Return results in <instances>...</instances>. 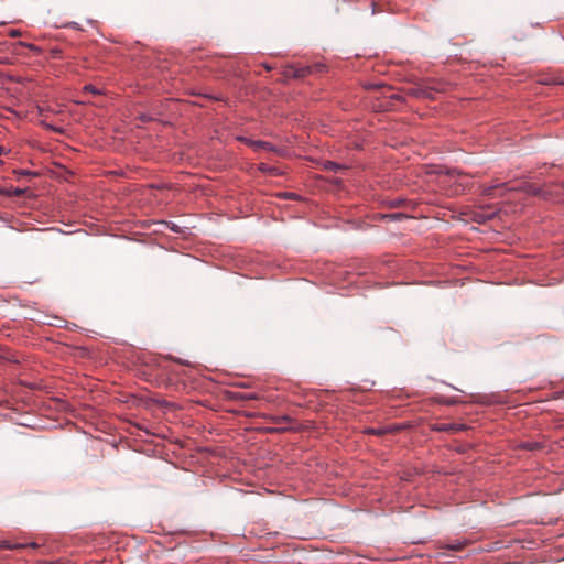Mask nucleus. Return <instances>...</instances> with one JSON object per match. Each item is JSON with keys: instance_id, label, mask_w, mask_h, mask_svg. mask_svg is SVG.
Segmentation results:
<instances>
[{"instance_id": "f257e3e1", "label": "nucleus", "mask_w": 564, "mask_h": 564, "mask_svg": "<svg viewBox=\"0 0 564 564\" xmlns=\"http://www.w3.org/2000/svg\"><path fill=\"white\" fill-rule=\"evenodd\" d=\"M502 189H507V184L506 183H496V184H492V185H482L481 186V194L485 195V196H488V197H495L497 196V192L499 191H502ZM510 188H508L509 191Z\"/></svg>"}, {"instance_id": "f03ea898", "label": "nucleus", "mask_w": 564, "mask_h": 564, "mask_svg": "<svg viewBox=\"0 0 564 564\" xmlns=\"http://www.w3.org/2000/svg\"><path fill=\"white\" fill-rule=\"evenodd\" d=\"M26 546L36 547V544L31 543V544L26 545V544H21V543H12L11 541H8V540L0 541V549L20 550V549H24Z\"/></svg>"}, {"instance_id": "7ed1b4c3", "label": "nucleus", "mask_w": 564, "mask_h": 564, "mask_svg": "<svg viewBox=\"0 0 564 564\" xmlns=\"http://www.w3.org/2000/svg\"><path fill=\"white\" fill-rule=\"evenodd\" d=\"M253 150L254 151L265 150V151H271V152H276V153L279 152V150L275 147H273L271 143L261 141V140H257V142L253 147Z\"/></svg>"}, {"instance_id": "20e7f679", "label": "nucleus", "mask_w": 564, "mask_h": 564, "mask_svg": "<svg viewBox=\"0 0 564 564\" xmlns=\"http://www.w3.org/2000/svg\"><path fill=\"white\" fill-rule=\"evenodd\" d=\"M259 171L262 172V173H265V174H271V175H279L280 172L276 167L274 166H270L265 163H260L259 166H258Z\"/></svg>"}, {"instance_id": "39448f33", "label": "nucleus", "mask_w": 564, "mask_h": 564, "mask_svg": "<svg viewBox=\"0 0 564 564\" xmlns=\"http://www.w3.org/2000/svg\"><path fill=\"white\" fill-rule=\"evenodd\" d=\"M311 73V67L303 66V67H296V72H292V75L294 78H304Z\"/></svg>"}, {"instance_id": "423d86ee", "label": "nucleus", "mask_w": 564, "mask_h": 564, "mask_svg": "<svg viewBox=\"0 0 564 564\" xmlns=\"http://www.w3.org/2000/svg\"><path fill=\"white\" fill-rule=\"evenodd\" d=\"M236 398L239 399V400H242V401L257 400L258 399V397L254 393H250V392L237 393Z\"/></svg>"}, {"instance_id": "0eeeda50", "label": "nucleus", "mask_w": 564, "mask_h": 564, "mask_svg": "<svg viewBox=\"0 0 564 564\" xmlns=\"http://www.w3.org/2000/svg\"><path fill=\"white\" fill-rule=\"evenodd\" d=\"M464 546H465V543L458 542V543L447 544L446 549L452 550V551H460V550H463Z\"/></svg>"}, {"instance_id": "6e6552de", "label": "nucleus", "mask_w": 564, "mask_h": 564, "mask_svg": "<svg viewBox=\"0 0 564 564\" xmlns=\"http://www.w3.org/2000/svg\"><path fill=\"white\" fill-rule=\"evenodd\" d=\"M292 72H296V67L295 66H288L285 67L284 72H283V75L285 78H294L293 75H292Z\"/></svg>"}, {"instance_id": "1a4fd4ad", "label": "nucleus", "mask_w": 564, "mask_h": 564, "mask_svg": "<svg viewBox=\"0 0 564 564\" xmlns=\"http://www.w3.org/2000/svg\"><path fill=\"white\" fill-rule=\"evenodd\" d=\"M239 141L243 142L245 144H247L248 147L252 148L254 147L257 140H252V139H249V138H246V137H239L238 138Z\"/></svg>"}, {"instance_id": "9d476101", "label": "nucleus", "mask_w": 564, "mask_h": 564, "mask_svg": "<svg viewBox=\"0 0 564 564\" xmlns=\"http://www.w3.org/2000/svg\"><path fill=\"white\" fill-rule=\"evenodd\" d=\"M18 45L28 47V48H30L31 51H34V52H39L40 51L37 46H35L33 44L25 43V42H19Z\"/></svg>"}, {"instance_id": "9b49d317", "label": "nucleus", "mask_w": 564, "mask_h": 564, "mask_svg": "<svg viewBox=\"0 0 564 564\" xmlns=\"http://www.w3.org/2000/svg\"><path fill=\"white\" fill-rule=\"evenodd\" d=\"M326 167L329 169V170H333V171H337V170H341L343 169L341 166H339L338 164H336L334 162H328Z\"/></svg>"}, {"instance_id": "f8f14e48", "label": "nucleus", "mask_w": 564, "mask_h": 564, "mask_svg": "<svg viewBox=\"0 0 564 564\" xmlns=\"http://www.w3.org/2000/svg\"><path fill=\"white\" fill-rule=\"evenodd\" d=\"M85 90L91 91L93 94H99V91L97 89H95V87L91 85L85 86Z\"/></svg>"}, {"instance_id": "ddd939ff", "label": "nucleus", "mask_w": 564, "mask_h": 564, "mask_svg": "<svg viewBox=\"0 0 564 564\" xmlns=\"http://www.w3.org/2000/svg\"><path fill=\"white\" fill-rule=\"evenodd\" d=\"M417 96L433 98L432 91L422 90Z\"/></svg>"}, {"instance_id": "4468645a", "label": "nucleus", "mask_w": 564, "mask_h": 564, "mask_svg": "<svg viewBox=\"0 0 564 564\" xmlns=\"http://www.w3.org/2000/svg\"><path fill=\"white\" fill-rule=\"evenodd\" d=\"M21 35V32L19 30H11L9 32V36L11 37H15V36H20Z\"/></svg>"}, {"instance_id": "2eb2a0df", "label": "nucleus", "mask_w": 564, "mask_h": 564, "mask_svg": "<svg viewBox=\"0 0 564 564\" xmlns=\"http://www.w3.org/2000/svg\"><path fill=\"white\" fill-rule=\"evenodd\" d=\"M527 191L534 195H538V191L535 188H532L531 186H529Z\"/></svg>"}, {"instance_id": "dca6fc26", "label": "nucleus", "mask_w": 564, "mask_h": 564, "mask_svg": "<svg viewBox=\"0 0 564 564\" xmlns=\"http://www.w3.org/2000/svg\"><path fill=\"white\" fill-rule=\"evenodd\" d=\"M283 196L291 198V197H295V194H293V193H285V194H283Z\"/></svg>"}, {"instance_id": "f3484780", "label": "nucleus", "mask_w": 564, "mask_h": 564, "mask_svg": "<svg viewBox=\"0 0 564 564\" xmlns=\"http://www.w3.org/2000/svg\"><path fill=\"white\" fill-rule=\"evenodd\" d=\"M370 432H371V433H373V434H378V435H379V434H382V431H375V430H370Z\"/></svg>"}, {"instance_id": "a211bd4d", "label": "nucleus", "mask_w": 564, "mask_h": 564, "mask_svg": "<svg viewBox=\"0 0 564 564\" xmlns=\"http://www.w3.org/2000/svg\"><path fill=\"white\" fill-rule=\"evenodd\" d=\"M22 193H23V191H21V189H17V191H15V195H17V196L22 195Z\"/></svg>"}, {"instance_id": "6ab92c4d", "label": "nucleus", "mask_w": 564, "mask_h": 564, "mask_svg": "<svg viewBox=\"0 0 564 564\" xmlns=\"http://www.w3.org/2000/svg\"><path fill=\"white\" fill-rule=\"evenodd\" d=\"M437 430H438V431H446V430H448V429H447V427H445V426L443 425V426H440Z\"/></svg>"}, {"instance_id": "aec40b11", "label": "nucleus", "mask_w": 564, "mask_h": 564, "mask_svg": "<svg viewBox=\"0 0 564 564\" xmlns=\"http://www.w3.org/2000/svg\"><path fill=\"white\" fill-rule=\"evenodd\" d=\"M3 152H4V148L0 147V155H2Z\"/></svg>"}, {"instance_id": "412c9836", "label": "nucleus", "mask_w": 564, "mask_h": 564, "mask_svg": "<svg viewBox=\"0 0 564 564\" xmlns=\"http://www.w3.org/2000/svg\"><path fill=\"white\" fill-rule=\"evenodd\" d=\"M527 447H528L529 449H533V448H535V445H528Z\"/></svg>"}, {"instance_id": "4be33fe9", "label": "nucleus", "mask_w": 564, "mask_h": 564, "mask_svg": "<svg viewBox=\"0 0 564 564\" xmlns=\"http://www.w3.org/2000/svg\"><path fill=\"white\" fill-rule=\"evenodd\" d=\"M178 362H180L181 365H188L187 362H185V361H181V360H178Z\"/></svg>"}]
</instances>
